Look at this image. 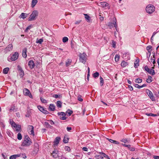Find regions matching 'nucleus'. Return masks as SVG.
Returning a JSON list of instances; mask_svg holds the SVG:
<instances>
[{
  "label": "nucleus",
  "instance_id": "3c124183",
  "mask_svg": "<svg viewBox=\"0 0 159 159\" xmlns=\"http://www.w3.org/2000/svg\"><path fill=\"white\" fill-rule=\"evenodd\" d=\"M12 45L11 44H9L7 47L8 50L9 51L11 50L12 49Z\"/></svg>",
  "mask_w": 159,
  "mask_h": 159
},
{
  "label": "nucleus",
  "instance_id": "f3484780",
  "mask_svg": "<svg viewBox=\"0 0 159 159\" xmlns=\"http://www.w3.org/2000/svg\"><path fill=\"white\" fill-rule=\"evenodd\" d=\"M152 46L150 45L146 47V49L147 50L148 53H149V57H150L151 55V52L152 50Z\"/></svg>",
  "mask_w": 159,
  "mask_h": 159
},
{
  "label": "nucleus",
  "instance_id": "c9c22d12",
  "mask_svg": "<svg viewBox=\"0 0 159 159\" xmlns=\"http://www.w3.org/2000/svg\"><path fill=\"white\" fill-rule=\"evenodd\" d=\"M68 40V38L66 37H64L62 39V41L63 43H66Z\"/></svg>",
  "mask_w": 159,
  "mask_h": 159
},
{
  "label": "nucleus",
  "instance_id": "a878e982",
  "mask_svg": "<svg viewBox=\"0 0 159 159\" xmlns=\"http://www.w3.org/2000/svg\"><path fill=\"white\" fill-rule=\"evenodd\" d=\"M72 61V60L71 59H68L67 61L66 62V67L68 66H69Z\"/></svg>",
  "mask_w": 159,
  "mask_h": 159
},
{
  "label": "nucleus",
  "instance_id": "e2e57ef3",
  "mask_svg": "<svg viewBox=\"0 0 159 159\" xmlns=\"http://www.w3.org/2000/svg\"><path fill=\"white\" fill-rule=\"evenodd\" d=\"M48 121L49 122V123L50 124H51L52 125H53L54 124V122H53V121L52 120H48Z\"/></svg>",
  "mask_w": 159,
  "mask_h": 159
},
{
  "label": "nucleus",
  "instance_id": "8fccbe9b",
  "mask_svg": "<svg viewBox=\"0 0 159 159\" xmlns=\"http://www.w3.org/2000/svg\"><path fill=\"white\" fill-rule=\"evenodd\" d=\"M65 150L66 151L69 152L70 150V147L68 146H66L65 148Z\"/></svg>",
  "mask_w": 159,
  "mask_h": 159
},
{
  "label": "nucleus",
  "instance_id": "39448f33",
  "mask_svg": "<svg viewBox=\"0 0 159 159\" xmlns=\"http://www.w3.org/2000/svg\"><path fill=\"white\" fill-rule=\"evenodd\" d=\"M80 61L84 64L86 62L87 55L84 53H80L79 55Z\"/></svg>",
  "mask_w": 159,
  "mask_h": 159
},
{
  "label": "nucleus",
  "instance_id": "a19ab883",
  "mask_svg": "<svg viewBox=\"0 0 159 159\" xmlns=\"http://www.w3.org/2000/svg\"><path fill=\"white\" fill-rule=\"evenodd\" d=\"M40 99L41 102L43 103H46L47 102V101L46 99L43 98L42 97L40 98Z\"/></svg>",
  "mask_w": 159,
  "mask_h": 159
},
{
  "label": "nucleus",
  "instance_id": "864d4df0",
  "mask_svg": "<svg viewBox=\"0 0 159 159\" xmlns=\"http://www.w3.org/2000/svg\"><path fill=\"white\" fill-rule=\"evenodd\" d=\"M153 101H155L156 99L152 95V96H151L150 97H149Z\"/></svg>",
  "mask_w": 159,
  "mask_h": 159
},
{
  "label": "nucleus",
  "instance_id": "473e14b6",
  "mask_svg": "<svg viewBox=\"0 0 159 159\" xmlns=\"http://www.w3.org/2000/svg\"><path fill=\"white\" fill-rule=\"evenodd\" d=\"M99 76V73L97 72H96L94 73L93 74V77L94 78H96V77H98V76Z\"/></svg>",
  "mask_w": 159,
  "mask_h": 159
},
{
  "label": "nucleus",
  "instance_id": "aec40b11",
  "mask_svg": "<svg viewBox=\"0 0 159 159\" xmlns=\"http://www.w3.org/2000/svg\"><path fill=\"white\" fill-rule=\"evenodd\" d=\"M55 106L53 104H50L49 107V109L50 110L54 111L55 110Z\"/></svg>",
  "mask_w": 159,
  "mask_h": 159
},
{
  "label": "nucleus",
  "instance_id": "603ef678",
  "mask_svg": "<svg viewBox=\"0 0 159 159\" xmlns=\"http://www.w3.org/2000/svg\"><path fill=\"white\" fill-rule=\"evenodd\" d=\"M112 45L113 47L115 48H116V43L115 41L112 40Z\"/></svg>",
  "mask_w": 159,
  "mask_h": 159
},
{
  "label": "nucleus",
  "instance_id": "4d7b16f0",
  "mask_svg": "<svg viewBox=\"0 0 159 159\" xmlns=\"http://www.w3.org/2000/svg\"><path fill=\"white\" fill-rule=\"evenodd\" d=\"M150 69L147 66H146L144 67V70L148 72L149 70Z\"/></svg>",
  "mask_w": 159,
  "mask_h": 159
},
{
  "label": "nucleus",
  "instance_id": "6ab92c4d",
  "mask_svg": "<svg viewBox=\"0 0 159 159\" xmlns=\"http://www.w3.org/2000/svg\"><path fill=\"white\" fill-rule=\"evenodd\" d=\"M155 66V65L154 66ZM154 68V67H152V69H149V70L148 72L150 74L152 75H154L155 74V72L154 70H153Z\"/></svg>",
  "mask_w": 159,
  "mask_h": 159
},
{
  "label": "nucleus",
  "instance_id": "13d9d810",
  "mask_svg": "<svg viewBox=\"0 0 159 159\" xmlns=\"http://www.w3.org/2000/svg\"><path fill=\"white\" fill-rule=\"evenodd\" d=\"M45 125L47 127L50 128L51 127V126L49 124V123L48 122H45Z\"/></svg>",
  "mask_w": 159,
  "mask_h": 159
},
{
  "label": "nucleus",
  "instance_id": "9b49d317",
  "mask_svg": "<svg viewBox=\"0 0 159 159\" xmlns=\"http://www.w3.org/2000/svg\"><path fill=\"white\" fill-rule=\"evenodd\" d=\"M23 93L25 95L28 96L30 98H32V96L29 90H23Z\"/></svg>",
  "mask_w": 159,
  "mask_h": 159
},
{
  "label": "nucleus",
  "instance_id": "393cba45",
  "mask_svg": "<svg viewBox=\"0 0 159 159\" xmlns=\"http://www.w3.org/2000/svg\"><path fill=\"white\" fill-rule=\"evenodd\" d=\"M139 59L136 60L134 62V66L135 68H136L139 66Z\"/></svg>",
  "mask_w": 159,
  "mask_h": 159
},
{
  "label": "nucleus",
  "instance_id": "f704fd0d",
  "mask_svg": "<svg viewBox=\"0 0 159 159\" xmlns=\"http://www.w3.org/2000/svg\"><path fill=\"white\" fill-rule=\"evenodd\" d=\"M31 114V111L30 110L28 111L26 115L25 116L26 117H29Z\"/></svg>",
  "mask_w": 159,
  "mask_h": 159
},
{
  "label": "nucleus",
  "instance_id": "72a5a7b5",
  "mask_svg": "<svg viewBox=\"0 0 159 159\" xmlns=\"http://www.w3.org/2000/svg\"><path fill=\"white\" fill-rule=\"evenodd\" d=\"M142 80L140 78H137L135 80V82L136 83H139L142 82Z\"/></svg>",
  "mask_w": 159,
  "mask_h": 159
},
{
  "label": "nucleus",
  "instance_id": "b1692460",
  "mask_svg": "<svg viewBox=\"0 0 159 159\" xmlns=\"http://www.w3.org/2000/svg\"><path fill=\"white\" fill-rule=\"evenodd\" d=\"M146 86V84H143L142 86H140L139 85L137 84H134V86L136 88L138 89H140L143 87H145Z\"/></svg>",
  "mask_w": 159,
  "mask_h": 159
},
{
  "label": "nucleus",
  "instance_id": "ddd939ff",
  "mask_svg": "<svg viewBox=\"0 0 159 159\" xmlns=\"http://www.w3.org/2000/svg\"><path fill=\"white\" fill-rule=\"evenodd\" d=\"M123 58L125 60H128L130 59L129 52H125L123 55Z\"/></svg>",
  "mask_w": 159,
  "mask_h": 159
},
{
  "label": "nucleus",
  "instance_id": "f8f14e48",
  "mask_svg": "<svg viewBox=\"0 0 159 159\" xmlns=\"http://www.w3.org/2000/svg\"><path fill=\"white\" fill-rule=\"evenodd\" d=\"M38 108L40 111L42 112L43 113L46 114H48V111L46 110H45L43 107L40 106H38Z\"/></svg>",
  "mask_w": 159,
  "mask_h": 159
},
{
  "label": "nucleus",
  "instance_id": "4be33fe9",
  "mask_svg": "<svg viewBox=\"0 0 159 159\" xmlns=\"http://www.w3.org/2000/svg\"><path fill=\"white\" fill-rule=\"evenodd\" d=\"M56 105L57 107L59 108H61L62 107V102L60 101H58L56 102Z\"/></svg>",
  "mask_w": 159,
  "mask_h": 159
},
{
  "label": "nucleus",
  "instance_id": "37998d69",
  "mask_svg": "<svg viewBox=\"0 0 159 159\" xmlns=\"http://www.w3.org/2000/svg\"><path fill=\"white\" fill-rule=\"evenodd\" d=\"M146 114L148 116H156L157 115L152 113H146Z\"/></svg>",
  "mask_w": 159,
  "mask_h": 159
},
{
  "label": "nucleus",
  "instance_id": "bf43d9fd",
  "mask_svg": "<svg viewBox=\"0 0 159 159\" xmlns=\"http://www.w3.org/2000/svg\"><path fill=\"white\" fill-rule=\"evenodd\" d=\"M129 149L130 151H134L135 150V148L133 147H130V148H129Z\"/></svg>",
  "mask_w": 159,
  "mask_h": 159
},
{
  "label": "nucleus",
  "instance_id": "20e7f679",
  "mask_svg": "<svg viewBox=\"0 0 159 159\" xmlns=\"http://www.w3.org/2000/svg\"><path fill=\"white\" fill-rule=\"evenodd\" d=\"M38 14V12L37 11L34 10L33 11L32 14L30 16L29 18V20L32 21L34 20L36 18Z\"/></svg>",
  "mask_w": 159,
  "mask_h": 159
},
{
  "label": "nucleus",
  "instance_id": "774afa93",
  "mask_svg": "<svg viewBox=\"0 0 159 159\" xmlns=\"http://www.w3.org/2000/svg\"><path fill=\"white\" fill-rule=\"evenodd\" d=\"M153 158L155 159H159V156H154L153 157Z\"/></svg>",
  "mask_w": 159,
  "mask_h": 159
},
{
  "label": "nucleus",
  "instance_id": "09e8293b",
  "mask_svg": "<svg viewBox=\"0 0 159 159\" xmlns=\"http://www.w3.org/2000/svg\"><path fill=\"white\" fill-rule=\"evenodd\" d=\"M100 84L101 85H102L104 83V81L102 77L100 76Z\"/></svg>",
  "mask_w": 159,
  "mask_h": 159
},
{
  "label": "nucleus",
  "instance_id": "ea45409f",
  "mask_svg": "<svg viewBox=\"0 0 159 159\" xmlns=\"http://www.w3.org/2000/svg\"><path fill=\"white\" fill-rule=\"evenodd\" d=\"M120 58V56L118 54H116L115 57V60L116 61H118Z\"/></svg>",
  "mask_w": 159,
  "mask_h": 159
},
{
  "label": "nucleus",
  "instance_id": "7c9ffc66",
  "mask_svg": "<svg viewBox=\"0 0 159 159\" xmlns=\"http://www.w3.org/2000/svg\"><path fill=\"white\" fill-rule=\"evenodd\" d=\"M27 16V14L23 13H22L20 15L21 18H22L23 19L25 18Z\"/></svg>",
  "mask_w": 159,
  "mask_h": 159
},
{
  "label": "nucleus",
  "instance_id": "4c0bfd02",
  "mask_svg": "<svg viewBox=\"0 0 159 159\" xmlns=\"http://www.w3.org/2000/svg\"><path fill=\"white\" fill-rule=\"evenodd\" d=\"M17 139L19 140H21L22 138V136L21 134L20 133H18L17 134Z\"/></svg>",
  "mask_w": 159,
  "mask_h": 159
},
{
  "label": "nucleus",
  "instance_id": "c85d7f7f",
  "mask_svg": "<svg viewBox=\"0 0 159 159\" xmlns=\"http://www.w3.org/2000/svg\"><path fill=\"white\" fill-rule=\"evenodd\" d=\"M9 70V69L8 67H6L4 68L3 70V72L4 74H7Z\"/></svg>",
  "mask_w": 159,
  "mask_h": 159
},
{
  "label": "nucleus",
  "instance_id": "de8ad7c7",
  "mask_svg": "<svg viewBox=\"0 0 159 159\" xmlns=\"http://www.w3.org/2000/svg\"><path fill=\"white\" fill-rule=\"evenodd\" d=\"M148 92H147V93L148 94V96H149V97H151V96H152V95H153V94L152 93V92L150 91V90H148Z\"/></svg>",
  "mask_w": 159,
  "mask_h": 159
},
{
  "label": "nucleus",
  "instance_id": "49530a36",
  "mask_svg": "<svg viewBox=\"0 0 159 159\" xmlns=\"http://www.w3.org/2000/svg\"><path fill=\"white\" fill-rule=\"evenodd\" d=\"M78 99L80 102H82L83 101V99L81 95H79L78 96Z\"/></svg>",
  "mask_w": 159,
  "mask_h": 159
},
{
  "label": "nucleus",
  "instance_id": "5fc2aeb1",
  "mask_svg": "<svg viewBox=\"0 0 159 159\" xmlns=\"http://www.w3.org/2000/svg\"><path fill=\"white\" fill-rule=\"evenodd\" d=\"M0 125L1 127H2L3 129H4L5 127V125L2 122H1L0 123Z\"/></svg>",
  "mask_w": 159,
  "mask_h": 159
},
{
  "label": "nucleus",
  "instance_id": "f257e3e1",
  "mask_svg": "<svg viewBox=\"0 0 159 159\" xmlns=\"http://www.w3.org/2000/svg\"><path fill=\"white\" fill-rule=\"evenodd\" d=\"M32 143L28 135H25L24 139L22 143V146L24 147H28Z\"/></svg>",
  "mask_w": 159,
  "mask_h": 159
},
{
  "label": "nucleus",
  "instance_id": "4468645a",
  "mask_svg": "<svg viewBox=\"0 0 159 159\" xmlns=\"http://www.w3.org/2000/svg\"><path fill=\"white\" fill-rule=\"evenodd\" d=\"M61 140V138L59 137L56 138L55 141L54 142L53 145L54 146L57 145L59 143V141Z\"/></svg>",
  "mask_w": 159,
  "mask_h": 159
},
{
  "label": "nucleus",
  "instance_id": "0e129e2a",
  "mask_svg": "<svg viewBox=\"0 0 159 159\" xmlns=\"http://www.w3.org/2000/svg\"><path fill=\"white\" fill-rule=\"evenodd\" d=\"M57 153L58 155V157H59L61 155L62 152H59L58 150V152Z\"/></svg>",
  "mask_w": 159,
  "mask_h": 159
},
{
  "label": "nucleus",
  "instance_id": "a211bd4d",
  "mask_svg": "<svg viewBox=\"0 0 159 159\" xmlns=\"http://www.w3.org/2000/svg\"><path fill=\"white\" fill-rule=\"evenodd\" d=\"M20 154L13 155L10 156V159H16V158L20 157Z\"/></svg>",
  "mask_w": 159,
  "mask_h": 159
},
{
  "label": "nucleus",
  "instance_id": "69168bd1",
  "mask_svg": "<svg viewBox=\"0 0 159 159\" xmlns=\"http://www.w3.org/2000/svg\"><path fill=\"white\" fill-rule=\"evenodd\" d=\"M127 140L125 139H123L121 140V141L125 143L126 142H127Z\"/></svg>",
  "mask_w": 159,
  "mask_h": 159
},
{
  "label": "nucleus",
  "instance_id": "2eb2a0df",
  "mask_svg": "<svg viewBox=\"0 0 159 159\" xmlns=\"http://www.w3.org/2000/svg\"><path fill=\"white\" fill-rule=\"evenodd\" d=\"M28 66L31 69L33 68L34 66V61L32 60L29 61L28 62Z\"/></svg>",
  "mask_w": 159,
  "mask_h": 159
},
{
  "label": "nucleus",
  "instance_id": "79ce46f5",
  "mask_svg": "<svg viewBox=\"0 0 159 159\" xmlns=\"http://www.w3.org/2000/svg\"><path fill=\"white\" fill-rule=\"evenodd\" d=\"M84 15L85 16V19L88 20V21H89L90 19V17L87 14H84Z\"/></svg>",
  "mask_w": 159,
  "mask_h": 159
},
{
  "label": "nucleus",
  "instance_id": "0eeeda50",
  "mask_svg": "<svg viewBox=\"0 0 159 159\" xmlns=\"http://www.w3.org/2000/svg\"><path fill=\"white\" fill-rule=\"evenodd\" d=\"M99 153L100 155H97L95 156L96 159H103L104 157H108L107 155L103 152H99Z\"/></svg>",
  "mask_w": 159,
  "mask_h": 159
},
{
  "label": "nucleus",
  "instance_id": "6e6552de",
  "mask_svg": "<svg viewBox=\"0 0 159 159\" xmlns=\"http://www.w3.org/2000/svg\"><path fill=\"white\" fill-rule=\"evenodd\" d=\"M18 53L17 52H15L11 56V61H15L18 59Z\"/></svg>",
  "mask_w": 159,
  "mask_h": 159
},
{
  "label": "nucleus",
  "instance_id": "f03ea898",
  "mask_svg": "<svg viewBox=\"0 0 159 159\" xmlns=\"http://www.w3.org/2000/svg\"><path fill=\"white\" fill-rule=\"evenodd\" d=\"M10 124L13 129L17 132H20L21 131L20 125L16 124L14 121H10Z\"/></svg>",
  "mask_w": 159,
  "mask_h": 159
},
{
  "label": "nucleus",
  "instance_id": "a18cd8bd",
  "mask_svg": "<svg viewBox=\"0 0 159 159\" xmlns=\"http://www.w3.org/2000/svg\"><path fill=\"white\" fill-rule=\"evenodd\" d=\"M53 97L55 98H61V96L60 94H54L53 95Z\"/></svg>",
  "mask_w": 159,
  "mask_h": 159
},
{
  "label": "nucleus",
  "instance_id": "1a4fd4ad",
  "mask_svg": "<svg viewBox=\"0 0 159 159\" xmlns=\"http://www.w3.org/2000/svg\"><path fill=\"white\" fill-rule=\"evenodd\" d=\"M18 70L19 75L21 77H22L24 75V72L22 67L19 65L17 66Z\"/></svg>",
  "mask_w": 159,
  "mask_h": 159
},
{
  "label": "nucleus",
  "instance_id": "412c9836",
  "mask_svg": "<svg viewBox=\"0 0 159 159\" xmlns=\"http://www.w3.org/2000/svg\"><path fill=\"white\" fill-rule=\"evenodd\" d=\"M27 49L26 48H25L23 50L22 52V56L24 58H26L27 57Z\"/></svg>",
  "mask_w": 159,
  "mask_h": 159
},
{
  "label": "nucleus",
  "instance_id": "6e6d98bb",
  "mask_svg": "<svg viewBox=\"0 0 159 159\" xmlns=\"http://www.w3.org/2000/svg\"><path fill=\"white\" fill-rule=\"evenodd\" d=\"M66 118L65 116H60V119L62 120H65L66 119Z\"/></svg>",
  "mask_w": 159,
  "mask_h": 159
},
{
  "label": "nucleus",
  "instance_id": "dca6fc26",
  "mask_svg": "<svg viewBox=\"0 0 159 159\" xmlns=\"http://www.w3.org/2000/svg\"><path fill=\"white\" fill-rule=\"evenodd\" d=\"M58 152V150L55 149L52 152V153H51L52 154V157L54 158H56L58 157V155L57 153Z\"/></svg>",
  "mask_w": 159,
  "mask_h": 159
},
{
  "label": "nucleus",
  "instance_id": "c756f323",
  "mask_svg": "<svg viewBox=\"0 0 159 159\" xmlns=\"http://www.w3.org/2000/svg\"><path fill=\"white\" fill-rule=\"evenodd\" d=\"M152 81V77L150 76H148V78L146 80V81L148 83H150Z\"/></svg>",
  "mask_w": 159,
  "mask_h": 159
},
{
  "label": "nucleus",
  "instance_id": "9d476101",
  "mask_svg": "<svg viewBox=\"0 0 159 159\" xmlns=\"http://www.w3.org/2000/svg\"><path fill=\"white\" fill-rule=\"evenodd\" d=\"M98 6L102 7H105L108 6L109 4L107 2H104L98 3Z\"/></svg>",
  "mask_w": 159,
  "mask_h": 159
},
{
  "label": "nucleus",
  "instance_id": "7ed1b4c3",
  "mask_svg": "<svg viewBox=\"0 0 159 159\" xmlns=\"http://www.w3.org/2000/svg\"><path fill=\"white\" fill-rule=\"evenodd\" d=\"M155 7L151 4L148 5L146 9V12L150 14L154 12L155 11Z\"/></svg>",
  "mask_w": 159,
  "mask_h": 159
},
{
  "label": "nucleus",
  "instance_id": "680f3d73",
  "mask_svg": "<svg viewBox=\"0 0 159 159\" xmlns=\"http://www.w3.org/2000/svg\"><path fill=\"white\" fill-rule=\"evenodd\" d=\"M122 145L124 146H125V147H128V148H130V147L131 146L130 145H129H129H126V144H122Z\"/></svg>",
  "mask_w": 159,
  "mask_h": 159
},
{
  "label": "nucleus",
  "instance_id": "e433bc0d",
  "mask_svg": "<svg viewBox=\"0 0 159 159\" xmlns=\"http://www.w3.org/2000/svg\"><path fill=\"white\" fill-rule=\"evenodd\" d=\"M72 113V111L70 110H68L66 112V114H67L68 116H70Z\"/></svg>",
  "mask_w": 159,
  "mask_h": 159
},
{
  "label": "nucleus",
  "instance_id": "cd10ccee",
  "mask_svg": "<svg viewBox=\"0 0 159 159\" xmlns=\"http://www.w3.org/2000/svg\"><path fill=\"white\" fill-rule=\"evenodd\" d=\"M153 58L151 57L150 58V61L153 64H154L156 63L155 61V55H153Z\"/></svg>",
  "mask_w": 159,
  "mask_h": 159
},
{
  "label": "nucleus",
  "instance_id": "423d86ee",
  "mask_svg": "<svg viewBox=\"0 0 159 159\" xmlns=\"http://www.w3.org/2000/svg\"><path fill=\"white\" fill-rule=\"evenodd\" d=\"M34 126L32 125H29L28 126L27 130L29 134L33 136L34 135Z\"/></svg>",
  "mask_w": 159,
  "mask_h": 159
},
{
  "label": "nucleus",
  "instance_id": "c03bdc74",
  "mask_svg": "<svg viewBox=\"0 0 159 159\" xmlns=\"http://www.w3.org/2000/svg\"><path fill=\"white\" fill-rule=\"evenodd\" d=\"M58 115H59V116H66V113L64 112H58V113H57Z\"/></svg>",
  "mask_w": 159,
  "mask_h": 159
},
{
  "label": "nucleus",
  "instance_id": "5701e85b",
  "mask_svg": "<svg viewBox=\"0 0 159 159\" xmlns=\"http://www.w3.org/2000/svg\"><path fill=\"white\" fill-rule=\"evenodd\" d=\"M128 63L125 61H123L121 64V66L123 67H125L126 66L128 65Z\"/></svg>",
  "mask_w": 159,
  "mask_h": 159
},
{
  "label": "nucleus",
  "instance_id": "338daca9",
  "mask_svg": "<svg viewBox=\"0 0 159 159\" xmlns=\"http://www.w3.org/2000/svg\"><path fill=\"white\" fill-rule=\"evenodd\" d=\"M82 149L84 151L87 152V151H88V149L86 147H84Z\"/></svg>",
  "mask_w": 159,
  "mask_h": 159
},
{
  "label": "nucleus",
  "instance_id": "2f4dec72",
  "mask_svg": "<svg viewBox=\"0 0 159 159\" xmlns=\"http://www.w3.org/2000/svg\"><path fill=\"white\" fill-rule=\"evenodd\" d=\"M33 25H30L29 26H28L27 27H26V28L25 32H28V30H30L31 28L33 27Z\"/></svg>",
  "mask_w": 159,
  "mask_h": 159
},
{
  "label": "nucleus",
  "instance_id": "052dcab7",
  "mask_svg": "<svg viewBox=\"0 0 159 159\" xmlns=\"http://www.w3.org/2000/svg\"><path fill=\"white\" fill-rule=\"evenodd\" d=\"M68 139L67 138L65 139V138H64L63 139V142L65 143H66L68 142Z\"/></svg>",
  "mask_w": 159,
  "mask_h": 159
},
{
  "label": "nucleus",
  "instance_id": "bb28decb",
  "mask_svg": "<svg viewBox=\"0 0 159 159\" xmlns=\"http://www.w3.org/2000/svg\"><path fill=\"white\" fill-rule=\"evenodd\" d=\"M37 0H32V1L31 6L32 7H33L37 3Z\"/></svg>",
  "mask_w": 159,
  "mask_h": 159
},
{
  "label": "nucleus",
  "instance_id": "58836bf2",
  "mask_svg": "<svg viewBox=\"0 0 159 159\" xmlns=\"http://www.w3.org/2000/svg\"><path fill=\"white\" fill-rule=\"evenodd\" d=\"M43 39H40L39 40L37 39L36 41V43H41L43 42Z\"/></svg>",
  "mask_w": 159,
  "mask_h": 159
}]
</instances>
